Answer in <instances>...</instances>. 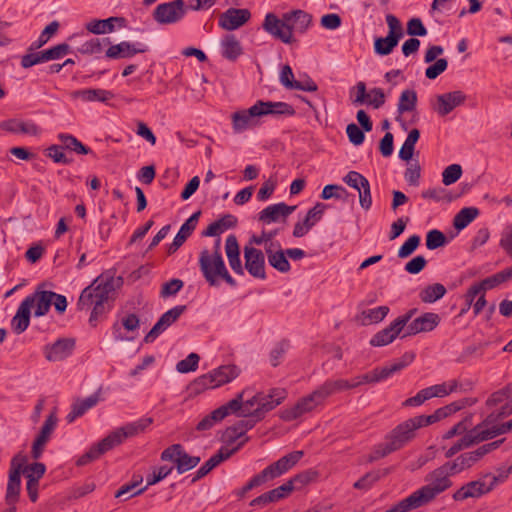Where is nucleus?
Here are the masks:
<instances>
[{
	"instance_id": "1",
	"label": "nucleus",
	"mask_w": 512,
	"mask_h": 512,
	"mask_svg": "<svg viewBox=\"0 0 512 512\" xmlns=\"http://www.w3.org/2000/svg\"><path fill=\"white\" fill-rule=\"evenodd\" d=\"M122 283V277L115 279L111 275H100L82 290L77 307L79 310L93 307L89 317V323L92 326H95L98 319L112 309L115 288Z\"/></svg>"
},
{
	"instance_id": "2",
	"label": "nucleus",
	"mask_w": 512,
	"mask_h": 512,
	"mask_svg": "<svg viewBox=\"0 0 512 512\" xmlns=\"http://www.w3.org/2000/svg\"><path fill=\"white\" fill-rule=\"evenodd\" d=\"M295 113L294 107L286 102L258 100L250 108L232 113V129L236 134L243 133L244 131L258 127L260 125L259 118L262 116H294Z\"/></svg>"
},
{
	"instance_id": "3",
	"label": "nucleus",
	"mask_w": 512,
	"mask_h": 512,
	"mask_svg": "<svg viewBox=\"0 0 512 512\" xmlns=\"http://www.w3.org/2000/svg\"><path fill=\"white\" fill-rule=\"evenodd\" d=\"M453 475H455V473L452 472L447 462L427 474L425 481L428 482V484L420 487L408 496L413 507L418 509L426 506L439 494L449 489L453 484L450 480V476Z\"/></svg>"
},
{
	"instance_id": "4",
	"label": "nucleus",
	"mask_w": 512,
	"mask_h": 512,
	"mask_svg": "<svg viewBox=\"0 0 512 512\" xmlns=\"http://www.w3.org/2000/svg\"><path fill=\"white\" fill-rule=\"evenodd\" d=\"M199 269L210 286H218L220 279L231 287L237 285L226 268L222 254L211 255L208 249H203L199 255Z\"/></svg>"
},
{
	"instance_id": "5",
	"label": "nucleus",
	"mask_w": 512,
	"mask_h": 512,
	"mask_svg": "<svg viewBox=\"0 0 512 512\" xmlns=\"http://www.w3.org/2000/svg\"><path fill=\"white\" fill-rule=\"evenodd\" d=\"M414 359V352H405L399 359L383 367H376L363 375H358L361 384H374L384 381L391 377L393 374L400 372L402 369L410 365Z\"/></svg>"
},
{
	"instance_id": "6",
	"label": "nucleus",
	"mask_w": 512,
	"mask_h": 512,
	"mask_svg": "<svg viewBox=\"0 0 512 512\" xmlns=\"http://www.w3.org/2000/svg\"><path fill=\"white\" fill-rule=\"evenodd\" d=\"M189 7L184 0H173L158 4L153 11V19L160 25H170L180 22Z\"/></svg>"
},
{
	"instance_id": "7",
	"label": "nucleus",
	"mask_w": 512,
	"mask_h": 512,
	"mask_svg": "<svg viewBox=\"0 0 512 512\" xmlns=\"http://www.w3.org/2000/svg\"><path fill=\"white\" fill-rule=\"evenodd\" d=\"M162 461H171L175 464L179 474H183L200 462V457L190 456L181 444H173L162 451L160 456Z\"/></svg>"
},
{
	"instance_id": "8",
	"label": "nucleus",
	"mask_w": 512,
	"mask_h": 512,
	"mask_svg": "<svg viewBox=\"0 0 512 512\" xmlns=\"http://www.w3.org/2000/svg\"><path fill=\"white\" fill-rule=\"evenodd\" d=\"M325 400L320 394L319 387L308 396L301 398L295 405L281 411L280 417L284 421H293L303 414L311 412L315 407Z\"/></svg>"
},
{
	"instance_id": "9",
	"label": "nucleus",
	"mask_w": 512,
	"mask_h": 512,
	"mask_svg": "<svg viewBox=\"0 0 512 512\" xmlns=\"http://www.w3.org/2000/svg\"><path fill=\"white\" fill-rule=\"evenodd\" d=\"M153 419L151 417L140 418L134 422L127 423L126 425L117 428L106 436L112 448L122 444L127 438L134 437L144 432L151 424Z\"/></svg>"
},
{
	"instance_id": "10",
	"label": "nucleus",
	"mask_w": 512,
	"mask_h": 512,
	"mask_svg": "<svg viewBox=\"0 0 512 512\" xmlns=\"http://www.w3.org/2000/svg\"><path fill=\"white\" fill-rule=\"evenodd\" d=\"M287 397V391L284 388H272L268 392H260L259 407L249 412V416L257 418L260 421L265 417L266 413L275 409Z\"/></svg>"
},
{
	"instance_id": "11",
	"label": "nucleus",
	"mask_w": 512,
	"mask_h": 512,
	"mask_svg": "<svg viewBox=\"0 0 512 512\" xmlns=\"http://www.w3.org/2000/svg\"><path fill=\"white\" fill-rule=\"evenodd\" d=\"M303 455L304 452L301 450L290 452L267 466L261 471V474L266 482L274 480L292 469L301 460Z\"/></svg>"
},
{
	"instance_id": "12",
	"label": "nucleus",
	"mask_w": 512,
	"mask_h": 512,
	"mask_svg": "<svg viewBox=\"0 0 512 512\" xmlns=\"http://www.w3.org/2000/svg\"><path fill=\"white\" fill-rule=\"evenodd\" d=\"M286 18V13L283 14L282 19H279L274 13H268L265 16L262 27L274 38L281 40L283 43L290 44L294 39L291 34V27L289 26V22L286 21Z\"/></svg>"
},
{
	"instance_id": "13",
	"label": "nucleus",
	"mask_w": 512,
	"mask_h": 512,
	"mask_svg": "<svg viewBox=\"0 0 512 512\" xmlns=\"http://www.w3.org/2000/svg\"><path fill=\"white\" fill-rule=\"evenodd\" d=\"M58 418L56 415V409H54L49 416L46 418L42 425L38 435L36 436L31 449V456L34 460L41 458L46 444L49 442L56 426Z\"/></svg>"
},
{
	"instance_id": "14",
	"label": "nucleus",
	"mask_w": 512,
	"mask_h": 512,
	"mask_svg": "<svg viewBox=\"0 0 512 512\" xmlns=\"http://www.w3.org/2000/svg\"><path fill=\"white\" fill-rule=\"evenodd\" d=\"M186 305H177L166 311L155 323L152 329L144 337L145 343H152L168 327L174 324L179 317L186 311Z\"/></svg>"
},
{
	"instance_id": "15",
	"label": "nucleus",
	"mask_w": 512,
	"mask_h": 512,
	"mask_svg": "<svg viewBox=\"0 0 512 512\" xmlns=\"http://www.w3.org/2000/svg\"><path fill=\"white\" fill-rule=\"evenodd\" d=\"M265 255L260 249L249 246L244 248V267L252 277L266 279Z\"/></svg>"
},
{
	"instance_id": "16",
	"label": "nucleus",
	"mask_w": 512,
	"mask_h": 512,
	"mask_svg": "<svg viewBox=\"0 0 512 512\" xmlns=\"http://www.w3.org/2000/svg\"><path fill=\"white\" fill-rule=\"evenodd\" d=\"M248 437H246L243 441H241L235 448L229 449L227 447H221L216 454L211 456L196 472L195 476L192 478V483H195L199 479L206 476L211 470L217 467L221 462L230 458L236 451H238L247 441Z\"/></svg>"
},
{
	"instance_id": "17",
	"label": "nucleus",
	"mask_w": 512,
	"mask_h": 512,
	"mask_svg": "<svg viewBox=\"0 0 512 512\" xmlns=\"http://www.w3.org/2000/svg\"><path fill=\"white\" fill-rule=\"evenodd\" d=\"M75 344L74 338H59L54 343L44 346L45 358L50 362L62 361L73 353Z\"/></svg>"
},
{
	"instance_id": "18",
	"label": "nucleus",
	"mask_w": 512,
	"mask_h": 512,
	"mask_svg": "<svg viewBox=\"0 0 512 512\" xmlns=\"http://www.w3.org/2000/svg\"><path fill=\"white\" fill-rule=\"evenodd\" d=\"M251 18V13L248 9L229 8L219 16V26L227 31H233L241 26Z\"/></svg>"
},
{
	"instance_id": "19",
	"label": "nucleus",
	"mask_w": 512,
	"mask_h": 512,
	"mask_svg": "<svg viewBox=\"0 0 512 512\" xmlns=\"http://www.w3.org/2000/svg\"><path fill=\"white\" fill-rule=\"evenodd\" d=\"M440 323V317L433 312H426L421 316L412 320L401 338L416 335L422 332H430L434 330Z\"/></svg>"
},
{
	"instance_id": "20",
	"label": "nucleus",
	"mask_w": 512,
	"mask_h": 512,
	"mask_svg": "<svg viewBox=\"0 0 512 512\" xmlns=\"http://www.w3.org/2000/svg\"><path fill=\"white\" fill-rule=\"evenodd\" d=\"M147 51L148 46L145 44L122 41L118 44L110 45L106 50L105 56L110 59H127Z\"/></svg>"
},
{
	"instance_id": "21",
	"label": "nucleus",
	"mask_w": 512,
	"mask_h": 512,
	"mask_svg": "<svg viewBox=\"0 0 512 512\" xmlns=\"http://www.w3.org/2000/svg\"><path fill=\"white\" fill-rule=\"evenodd\" d=\"M416 430L417 428L415 426V423L410 418L397 425L386 436V440H390L393 443V445L399 450L412 439H414Z\"/></svg>"
},
{
	"instance_id": "22",
	"label": "nucleus",
	"mask_w": 512,
	"mask_h": 512,
	"mask_svg": "<svg viewBox=\"0 0 512 512\" xmlns=\"http://www.w3.org/2000/svg\"><path fill=\"white\" fill-rule=\"evenodd\" d=\"M265 254L267 256L269 265L278 272L288 273L291 270V265L288 261L286 250L281 248V244L279 242L266 245Z\"/></svg>"
},
{
	"instance_id": "23",
	"label": "nucleus",
	"mask_w": 512,
	"mask_h": 512,
	"mask_svg": "<svg viewBox=\"0 0 512 512\" xmlns=\"http://www.w3.org/2000/svg\"><path fill=\"white\" fill-rule=\"evenodd\" d=\"M201 211L193 213L180 227V230L173 239V242L168 247V254L175 253L191 236L193 231L196 229Z\"/></svg>"
},
{
	"instance_id": "24",
	"label": "nucleus",
	"mask_w": 512,
	"mask_h": 512,
	"mask_svg": "<svg viewBox=\"0 0 512 512\" xmlns=\"http://www.w3.org/2000/svg\"><path fill=\"white\" fill-rule=\"evenodd\" d=\"M247 417L248 418L241 419L225 429L222 435L223 442L227 444L234 443L236 440L244 436L247 431L251 430L257 422L260 421L257 418H252L251 416Z\"/></svg>"
},
{
	"instance_id": "25",
	"label": "nucleus",
	"mask_w": 512,
	"mask_h": 512,
	"mask_svg": "<svg viewBox=\"0 0 512 512\" xmlns=\"http://www.w3.org/2000/svg\"><path fill=\"white\" fill-rule=\"evenodd\" d=\"M492 490V485H486L481 480L471 481L458 489L453 494V499L455 501H463L467 498H479Z\"/></svg>"
},
{
	"instance_id": "26",
	"label": "nucleus",
	"mask_w": 512,
	"mask_h": 512,
	"mask_svg": "<svg viewBox=\"0 0 512 512\" xmlns=\"http://www.w3.org/2000/svg\"><path fill=\"white\" fill-rule=\"evenodd\" d=\"M466 100V95L460 91H453L437 96V113L440 116L448 115L454 108L462 105Z\"/></svg>"
},
{
	"instance_id": "27",
	"label": "nucleus",
	"mask_w": 512,
	"mask_h": 512,
	"mask_svg": "<svg viewBox=\"0 0 512 512\" xmlns=\"http://www.w3.org/2000/svg\"><path fill=\"white\" fill-rule=\"evenodd\" d=\"M127 20L124 17H109L107 19H94L86 24V29L93 34H105L114 31L115 27L124 28Z\"/></svg>"
},
{
	"instance_id": "28",
	"label": "nucleus",
	"mask_w": 512,
	"mask_h": 512,
	"mask_svg": "<svg viewBox=\"0 0 512 512\" xmlns=\"http://www.w3.org/2000/svg\"><path fill=\"white\" fill-rule=\"evenodd\" d=\"M15 461L10 463L9 478L5 494V502L17 503L21 491L20 466L15 465Z\"/></svg>"
},
{
	"instance_id": "29",
	"label": "nucleus",
	"mask_w": 512,
	"mask_h": 512,
	"mask_svg": "<svg viewBox=\"0 0 512 512\" xmlns=\"http://www.w3.org/2000/svg\"><path fill=\"white\" fill-rule=\"evenodd\" d=\"M55 292L46 291V290H36L33 294L27 296L24 300H32L31 308L36 306L34 315L36 317H41L46 315L49 312V309L52 305L53 296Z\"/></svg>"
},
{
	"instance_id": "30",
	"label": "nucleus",
	"mask_w": 512,
	"mask_h": 512,
	"mask_svg": "<svg viewBox=\"0 0 512 512\" xmlns=\"http://www.w3.org/2000/svg\"><path fill=\"white\" fill-rule=\"evenodd\" d=\"M225 252L231 269L238 275H244V268L240 259V247L234 234L226 238Z\"/></svg>"
},
{
	"instance_id": "31",
	"label": "nucleus",
	"mask_w": 512,
	"mask_h": 512,
	"mask_svg": "<svg viewBox=\"0 0 512 512\" xmlns=\"http://www.w3.org/2000/svg\"><path fill=\"white\" fill-rule=\"evenodd\" d=\"M404 329L396 320H393L389 326L377 332L370 340L373 347H382L392 343Z\"/></svg>"
},
{
	"instance_id": "32",
	"label": "nucleus",
	"mask_w": 512,
	"mask_h": 512,
	"mask_svg": "<svg viewBox=\"0 0 512 512\" xmlns=\"http://www.w3.org/2000/svg\"><path fill=\"white\" fill-rule=\"evenodd\" d=\"M296 206H289L283 202L269 205L259 213V220L264 223L277 222L280 217H288Z\"/></svg>"
},
{
	"instance_id": "33",
	"label": "nucleus",
	"mask_w": 512,
	"mask_h": 512,
	"mask_svg": "<svg viewBox=\"0 0 512 512\" xmlns=\"http://www.w3.org/2000/svg\"><path fill=\"white\" fill-rule=\"evenodd\" d=\"M72 99H81L84 102L107 103L114 98L113 92L105 89H81L70 93Z\"/></svg>"
},
{
	"instance_id": "34",
	"label": "nucleus",
	"mask_w": 512,
	"mask_h": 512,
	"mask_svg": "<svg viewBox=\"0 0 512 512\" xmlns=\"http://www.w3.org/2000/svg\"><path fill=\"white\" fill-rule=\"evenodd\" d=\"M32 300H23L11 320V327L16 334L23 333L30 324Z\"/></svg>"
},
{
	"instance_id": "35",
	"label": "nucleus",
	"mask_w": 512,
	"mask_h": 512,
	"mask_svg": "<svg viewBox=\"0 0 512 512\" xmlns=\"http://www.w3.org/2000/svg\"><path fill=\"white\" fill-rule=\"evenodd\" d=\"M0 128L6 132L14 134L22 133L37 135L39 133V128L34 122L22 121L16 118L0 122Z\"/></svg>"
},
{
	"instance_id": "36",
	"label": "nucleus",
	"mask_w": 512,
	"mask_h": 512,
	"mask_svg": "<svg viewBox=\"0 0 512 512\" xmlns=\"http://www.w3.org/2000/svg\"><path fill=\"white\" fill-rule=\"evenodd\" d=\"M240 369L236 365H222L209 372L215 388L225 385L238 377Z\"/></svg>"
},
{
	"instance_id": "37",
	"label": "nucleus",
	"mask_w": 512,
	"mask_h": 512,
	"mask_svg": "<svg viewBox=\"0 0 512 512\" xmlns=\"http://www.w3.org/2000/svg\"><path fill=\"white\" fill-rule=\"evenodd\" d=\"M237 218L232 214H225L220 219L211 223L203 232L204 237L219 236L228 229L234 228L237 225Z\"/></svg>"
},
{
	"instance_id": "38",
	"label": "nucleus",
	"mask_w": 512,
	"mask_h": 512,
	"mask_svg": "<svg viewBox=\"0 0 512 512\" xmlns=\"http://www.w3.org/2000/svg\"><path fill=\"white\" fill-rule=\"evenodd\" d=\"M493 417H494V414H490L483 423L478 424L472 430L475 435V438L477 440V443H480V442L486 441V440H490L498 435L504 434V431H502V429H503L502 424L493 425L490 428H484V426H486L488 423L495 421L493 419Z\"/></svg>"
},
{
	"instance_id": "39",
	"label": "nucleus",
	"mask_w": 512,
	"mask_h": 512,
	"mask_svg": "<svg viewBox=\"0 0 512 512\" xmlns=\"http://www.w3.org/2000/svg\"><path fill=\"white\" fill-rule=\"evenodd\" d=\"M112 449H113L112 446L110 445L109 441L105 437L98 443L91 446V448L86 453H84L82 456H80L78 458V460L76 461V465L77 466H85V465L89 464L90 462L98 459L101 455H103L104 453H106Z\"/></svg>"
},
{
	"instance_id": "40",
	"label": "nucleus",
	"mask_w": 512,
	"mask_h": 512,
	"mask_svg": "<svg viewBox=\"0 0 512 512\" xmlns=\"http://www.w3.org/2000/svg\"><path fill=\"white\" fill-rule=\"evenodd\" d=\"M482 458L478 449L463 453L458 456L454 461L447 462L451 467L452 472L458 474L476 464Z\"/></svg>"
},
{
	"instance_id": "41",
	"label": "nucleus",
	"mask_w": 512,
	"mask_h": 512,
	"mask_svg": "<svg viewBox=\"0 0 512 512\" xmlns=\"http://www.w3.org/2000/svg\"><path fill=\"white\" fill-rule=\"evenodd\" d=\"M286 14V21L289 22L292 35L293 30H296L300 33H304L312 22V16L303 10H294Z\"/></svg>"
},
{
	"instance_id": "42",
	"label": "nucleus",
	"mask_w": 512,
	"mask_h": 512,
	"mask_svg": "<svg viewBox=\"0 0 512 512\" xmlns=\"http://www.w3.org/2000/svg\"><path fill=\"white\" fill-rule=\"evenodd\" d=\"M222 56L230 61H235L243 53L239 40L233 34L226 35L221 41Z\"/></svg>"
},
{
	"instance_id": "43",
	"label": "nucleus",
	"mask_w": 512,
	"mask_h": 512,
	"mask_svg": "<svg viewBox=\"0 0 512 512\" xmlns=\"http://www.w3.org/2000/svg\"><path fill=\"white\" fill-rule=\"evenodd\" d=\"M99 401L97 394H93L85 399H78L73 403L71 411L67 414L66 420L72 423L76 418L82 416L87 410L94 407Z\"/></svg>"
},
{
	"instance_id": "44",
	"label": "nucleus",
	"mask_w": 512,
	"mask_h": 512,
	"mask_svg": "<svg viewBox=\"0 0 512 512\" xmlns=\"http://www.w3.org/2000/svg\"><path fill=\"white\" fill-rule=\"evenodd\" d=\"M390 309L388 306H379L376 308L363 310L357 319L364 326L377 324L381 322L389 313Z\"/></svg>"
},
{
	"instance_id": "45",
	"label": "nucleus",
	"mask_w": 512,
	"mask_h": 512,
	"mask_svg": "<svg viewBox=\"0 0 512 512\" xmlns=\"http://www.w3.org/2000/svg\"><path fill=\"white\" fill-rule=\"evenodd\" d=\"M479 215V209L476 207H465L461 209L453 219V226L460 231L466 228Z\"/></svg>"
},
{
	"instance_id": "46",
	"label": "nucleus",
	"mask_w": 512,
	"mask_h": 512,
	"mask_svg": "<svg viewBox=\"0 0 512 512\" xmlns=\"http://www.w3.org/2000/svg\"><path fill=\"white\" fill-rule=\"evenodd\" d=\"M319 389L320 394H322L326 399L335 393L349 390V383L347 379H329L319 386Z\"/></svg>"
},
{
	"instance_id": "47",
	"label": "nucleus",
	"mask_w": 512,
	"mask_h": 512,
	"mask_svg": "<svg viewBox=\"0 0 512 512\" xmlns=\"http://www.w3.org/2000/svg\"><path fill=\"white\" fill-rule=\"evenodd\" d=\"M417 105V93L413 89L404 90L398 101L397 111L399 114L415 110Z\"/></svg>"
},
{
	"instance_id": "48",
	"label": "nucleus",
	"mask_w": 512,
	"mask_h": 512,
	"mask_svg": "<svg viewBox=\"0 0 512 512\" xmlns=\"http://www.w3.org/2000/svg\"><path fill=\"white\" fill-rule=\"evenodd\" d=\"M446 294V288L440 283H435L425 287L419 294L424 303H433L441 299Z\"/></svg>"
},
{
	"instance_id": "49",
	"label": "nucleus",
	"mask_w": 512,
	"mask_h": 512,
	"mask_svg": "<svg viewBox=\"0 0 512 512\" xmlns=\"http://www.w3.org/2000/svg\"><path fill=\"white\" fill-rule=\"evenodd\" d=\"M399 40L387 35L386 37H378L374 41V52L380 56L389 55L398 45Z\"/></svg>"
},
{
	"instance_id": "50",
	"label": "nucleus",
	"mask_w": 512,
	"mask_h": 512,
	"mask_svg": "<svg viewBox=\"0 0 512 512\" xmlns=\"http://www.w3.org/2000/svg\"><path fill=\"white\" fill-rule=\"evenodd\" d=\"M389 470L385 469L382 472L381 471H371L366 473L364 476H362L360 479H358L353 487L355 489H362V490H368L372 487V485L377 482L382 476L388 474Z\"/></svg>"
},
{
	"instance_id": "51",
	"label": "nucleus",
	"mask_w": 512,
	"mask_h": 512,
	"mask_svg": "<svg viewBox=\"0 0 512 512\" xmlns=\"http://www.w3.org/2000/svg\"><path fill=\"white\" fill-rule=\"evenodd\" d=\"M474 444H478L475 438L473 431L471 430L469 433L465 434L460 440H458L454 445H452L445 453L446 458H451L459 451L464 448H468Z\"/></svg>"
},
{
	"instance_id": "52",
	"label": "nucleus",
	"mask_w": 512,
	"mask_h": 512,
	"mask_svg": "<svg viewBox=\"0 0 512 512\" xmlns=\"http://www.w3.org/2000/svg\"><path fill=\"white\" fill-rule=\"evenodd\" d=\"M226 417L224 410H213L209 415H206L196 425V430L207 431L210 430L217 422H220Z\"/></svg>"
},
{
	"instance_id": "53",
	"label": "nucleus",
	"mask_w": 512,
	"mask_h": 512,
	"mask_svg": "<svg viewBox=\"0 0 512 512\" xmlns=\"http://www.w3.org/2000/svg\"><path fill=\"white\" fill-rule=\"evenodd\" d=\"M58 28L59 23L57 21H52L41 32L38 39L31 44V46L29 47V51H34L45 45L49 41V39L57 32Z\"/></svg>"
},
{
	"instance_id": "54",
	"label": "nucleus",
	"mask_w": 512,
	"mask_h": 512,
	"mask_svg": "<svg viewBox=\"0 0 512 512\" xmlns=\"http://www.w3.org/2000/svg\"><path fill=\"white\" fill-rule=\"evenodd\" d=\"M70 46L67 43L58 44L52 48L40 51L43 62L60 59L70 52Z\"/></svg>"
},
{
	"instance_id": "55",
	"label": "nucleus",
	"mask_w": 512,
	"mask_h": 512,
	"mask_svg": "<svg viewBox=\"0 0 512 512\" xmlns=\"http://www.w3.org/2000/svg\"><path fill=\"white\" fill-rule=\"evenodd\" d=\"M102 43L110 44V39L104 38L101 40L99 38H93L83 43L79 48V52L87 55L99 54L103 50Z\"/></svg>"
},
{
	"instance_id": "56",
	"label": "nucleus",
	"mask_w": 512,
	"mask_h": 512,
	"mask_svg": "<svg viewBox=\"0 0 512 512\" xmlns=\"http://www.w3.org/2000/svg\"><path fill=\"white\" fill-rule=\"evenodd\" d=\"M317 477V472L313 470H306L301 473L296 474L294 477L289 479L287 482H291V486L294 490H299L312 480Z\"/></svg>"
},
{
	"instance_id": "57",
	"label": "nucleus",
	"mask_w": 512,
	"mask_h": 512,
	"mask_svg": "<svg viewBox=\"0 0 512 512\" xmlns=\"http://www.w3.org/2000/svg\"><path fill=\"white\" fill-rule=\"evenodd\" d=\"M211 375L209 373L197 377L189 385V390L192 393L199 394L207 389H214L215 386L212 383Z\"/></svg>"
},
{
	"instance_id": "58",
	"label": "nucleus",
	"mask_w": 512,
	"mask_h": 512,
	"mask_svg": "<svg viewBox=\"0 0 512 512\" xmlns=\"http://www.w3.org/2000/svg\"><path fill=\"white\" fill-rule=\"evenodd\" d=\"M447 238L443 232L437 229L430 230L426 235V247L429 250H435L446 244Z\"/></svg>"
},
{
	"instance_id": "59",
	"label": "nucleus",
	"mask_w": 512,
	"mask_h": 512,
	"mask_svg": "<svg viewBox=\"0 0 512 512\" xmlns=\"http://www.w3.org/2000/svg\"><path fill=\"white\" fill-rule=\"evenodd\" d=\"M173 466H159L155 467L152 471V473L148 474L146 477L147 484L146 486L155 485L156 483L160 482L164 478H166L168 475H170L173 471Z\"/></svg>"
},
{
	"instance_id": "60",
	"label": "nucleus",
	"mask_w": 512,
	"mask_h": 512,
	"mask_svg": "<svg viewBox=\"0 0 512 512\" xmlns=\"http://www.w3.org/2000/svg\"><path fill=\"white\" fill-rule=\"evenodd\" d=\"M462 175V167L459 164H451L442 173V182L449 186L457 182Z\"/></svg>"
},
{
	"instance_id": "61",
	"label": "nucleus",
	"mask_w": 512,
	"mask_h": 512,
	"mask_svg": "<svg viewBox=\"0 0 512 512\" xmlns=\"http://www.w3.org/2000/svg\"><path fill=\"white\" fill-rule=\"evenodd\" d=\"M200 357L196 353H190L185 359L179 361L176 370L180 373H188L198 368Z\"/></svg>"
},
{
	"instance_id": "62",
	"label": "nucleus",
	"mask_w": 512,
	"mask_h": 512,
	"mask_svg": "<svg viewBox=\"0 0 512 512\" xmlns=\"http://www.w3.org/2000/svg\"><path fill=\"white\" fill-rule=\"evenodd\" d=\"M184 286V282L181 279L173 278L168 282H165L160 291V297L168 298L175 296Z\"/></svg>"
},
{
	"instance_id": "63",
	"label": "nucleus",
	"mask_w": 512,
	"mask_h": 512,
	"mask_svg": "<svg viewBox=\"0 0 512 512\" xmlns=\"http://www.w3.org/2000/svg\"><path fill=\"white\" fill-rule=\"evenodd\" d=\"M420 236L412 235L410 236L399 248L398 257L399 258H407L413 254V252L418 248L420 244Z\"/></svg>"
},
{
	"instance_id": "64",
	"label": "nucleus",
	"mask_w": 512,
	"mask_h": 512,
	"mask_svg": "<svg viewBox=\"0 0 512 512\" xmlns=\"http://www.w3.org/2000/svg\"><path fill=\"white\" fill-rule=\"evenodd\" d=\"M499 245L512 258V224L503 229Z\"/></svg>"
}]
</instances>
